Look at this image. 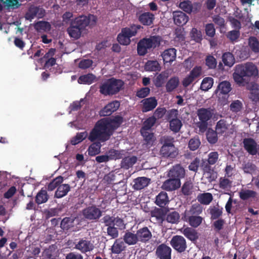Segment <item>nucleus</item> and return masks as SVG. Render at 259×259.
Wrapping results in <instances>:
<instances>
[{
	"instance_id": "nucleus-1",
	"label": "nucleus",
	"mask_w": 259,
	"mask_h": 259,
	"mask_svg": "<svg viewBox=\"0 0 259 259\" xmlns=\"http://www.w3.org/2000/svg\"><path fill=\"white\" fill-rule=\"evenodd\" d=\"M122 118L117 116L113 118H105L96 122L89 134L87 132L77 133L70 140V143L75 145L82 142L87 137L91 142L96 140L105 142L112 135L113 131L120 126Z\"/></svg>"
},
{
	"instance_id": "nucleus-2",
	"label": "nucleus",
	"mask_w": 259,
	"mask_h": 259,
	"mask_svg": "<svg viewBox=\"0 0 259 259\" xmlns=\"http://www.w3.org/2000/svg\"><path fill=\"white\" fill-rule=\"evenodd\" d=\"M161 40V37L158 35H153L141 39L137 45L138 54L144 56L149 52L159 47Z\"/></svg>"
},
{
	"instance_id": "nucleus-3",
	"label": "nucleus",
	"mask_w": 259,
	"mask_h": 259,
	"mask_svg": "<svg viewBox=\"0 0 259 259\" xmlns=\"http://www.w3.org/2000/svg\"><path fill=\"white\" fill-rule=\"evenodd\" d=\"M124 82L121 79L112 78L103 82L100 86V92L104 96L117 94L123 88Z\"/></svg>"
},
{
	"instance_id": "nucleus-4",
	"label": "nucleus",
	"mask_w": 259,
	"mask_h": 259,
	"mask_svg": "<svg viewBox=\"0 0 259 259\" xmlns=\"http://www.w3.org/2000/svg\"><path fill=\"white\" fill-rule=\"evenodd\" d=\"M162 140L163 145L160 150L161 154L165 157H176L178 154V151L173 144V138L170 137H164Z\"/></svg>"
},
{
	"instance_id": "nucleus-5",
	"label": "nucleus",
	"mask_w": 259,
	"mask_h": 259,
	"mask_svg": "<svg viewBox=\"0 0 259 259\" xmlns=\"http://www.w3.org/2000/svg\"><path fill=\"white\" fill-rule=\"evenodd\" d=\"M82 31L91 28L95 25L97 18L93 15H80L71 21Z\"/></svg>"
},
{
	"instance_id": "nucleus-6",
	"label": "nucleus",
	"mask_w": 259,
	"mask_h": 259,
	"mask_svg": "<svg viewBox=\"0 0 259 259\" xmlns=\"http://www.w3.org/2000/svg\"><path fill=\"white\" fill-rule=\"evenodd\" d=\"M141 28L140 25H132L130 27H125L121 30L117 36V40L123 45H128L131 42V37L136 35L137 31Z\"/></svg>"
},
{
	"instance_id": "nucleus-7",
	"label": "nucleus",
	"mask_w": 259,
	"mask_h": 259,
	"mask_svg": "<svg viewBox=\"0 0 259 259\" xmlns=\"http://www.w3.org/2000/svg\"><path fill=\"white\" fill-rule=\"evenodd\" d=\"M101 210L96 205H92L84 208L82 211L83 217L89 220H98L102 215Z\"/></svg>"
},
{
	"instance_id": "nucleus-8",
	"label": "nucleus",
	"mask_w": 259,
	"mask_h": 259,
	"mask_svg": "<svg viewBox=\"0 0 259 259\" xmlns=\"http://www.w3.org/2000/svg\"><path fill=\"white\" fill-rule=\"evenodd\" d=\"M244 76L256 78L258 77V70L256 65L252 62H248L244 65H239Z\"/></svg>"
},
{
	"instance_id": "nucleus-9",
	"label": "nucleus",
	"mask_w": 259,
	"mask_h": 259,
	"mask_svg": "<svg viewBox=\"0 0 259 259\" xmlns=\"http://www.w3.org/2000/svg\"><path fill=\"white\" fill-rule=\"evenodd\" d=\"M172 247L180 252L184 251L186 248V243L184 238L181 236H174L171 241Z\"/></svg>"
},
{
	"instance_id": "nucleus-10",
	"label": "nucleus",
	"mask_w": 259,
	"mask_h": 259,
	"mask_svg": "<svg viewBox=\"0 0 259 259\" xmlns=\"http://www.w3.org/2000/svg\"><path fill=\"white\" fill-rule=\"evenodd\" d=\"M45 15V10L41 8L31 6L25 14V18L31 21L35 17L40 18Z\"/></svg>"
},
{
	"instance_id": "nucleus-11",
	"label": "nucleus",
	"mask_w": 259,
	"mask_h": 259,
	"mask_svg": "<svg viewBox=\"0 0 259 259\" xmlns=\"http://www.w3.org/2000/svg\"><path fill=\"white\" fill-rule=\"evenodd\" d=\"M180 186L181 182L179 179L170 178V179L163 182L161 188L162 189L167 191H171L179 188Z\"/></svg>"
},
{
	"instance_id": "nucleus-12",
	"label": "nucleus",
	"mask_w": 259,
	"mask_h": 259,
	"mask_svg": "<svg viewBox=\"0 0 259 259\" xmlns=\"http://www.w3.org/2000/svg\"><path fill=\"white\" fill-rule=\"evenodd\" d=\"M171 252L170 247L162 244L157 247L156 254L160 259H171Z\"/></svg>"
},
{
	"instance_id": "nucleus-13",
	"label": "nucleus",
	"mask_w": 259,
	"mask_h": 259,
	"mask_svg": "<svg viewBox=\"0 0 259 259\" xmlns=\"http://www.w3.org/2000/svg\"><path fill=\"white\" fill-rule=\"evenodd\" d=\"M244 149L251 155L257 154V145L255 141L252 138H245L243 141Z\"/></svg>"
},
{
	"instance_id": "nucleus-14",
	"label": "nucleus",
	"mask_w": 259,
	"mask_h": 259,
	"mask_svg": "<svg viewBox=\"0 0 259 259\" xmlns=\"http://www.w3.org/2000/svg\"><path fill=\"white\" fill-rule=\"evenodd\" d=\"M141 103L143 104L142 111L143 112L151 111L155 108L157 105V101L155 97H150L143 99Z\"/></svg>"
},
{
	"instance_id": "nucleus-15",
	"label": "nucleus",
	"mask_w": 259,
	"mask_h": 259,
	"mask_svg": "<svg viewBox=\"0 0 259 259\" xmlns=\"http://www.w3.org/2000/svg\"><path fill=\"white\" fill-rule=\"evenodd\" d=\"M120 106L118 101H115L107 104L100 112L102 116H108L117 110Z\"/></svg>"
},
{
	"instance_id": "nucleus-16",
	"label": "nucleus",
	"mask_w": 259,
	"mask_h": 259,
	"mask_svg": "<svg viewBox=\"0 0 259 259\" xmlns=\"http://www.w3.org/2000/svg\"><path fill=\"white\" fill-rule=\"evenodd\" d=\"M177 50L174 48H170L165 50L161 54L164 63H171L174 61L176 58Z\"/></svg>"
},
{
	"instance_id": "nucleus-17",
	"label": "nucleus",
	"mask_w": 259,
	"mask_h": 259,
	"mask_svg": "<svg viewBox=\"0 0 259 259\" xmlns=\"http://www.w3.org/2000/svg\"><path fill=\"white\" fill-rule=\"evenodd\" d=\"M185 171L184 169L179 164L173 167L168 173V177L174 179H180L185 176Z\"/></svg>"
},
{
	"instance_id": "nucleus-18",
	"label": "nucleus",
	"mask_w": 259,
	"mask_h": 259,
	"mask_svg": "<svg viewBox=\"0 0 259 259\" xmlns=\"http://www.w3.org/2000/svg\"><path fill=\"white\" fill-rule=\"evenodd\" d=\"M173 19L175 23L177 25H185L188 21V17L181 11H176L173 13Z\"/></svg>"
},
{
	"instance_id": "nucleus-19",
	"label": "nucleus",
	"mask_w": 259,
	"mask_h": 259,
	"mask_svg": "<svg viewBox=\"0 0 259 259\" xmlns=\"http://www.w3.org/2000/svg\"><path fill=\"white\" fill-rule=\"evenodd\" d=\"M83 31L75 24H73L72 21L70 22V26L67 29L69 35L75 39L79 38Z\"/></svg>"
},
{
	"instance_id": "nucleus-20",
	"label": "nucleus",
	"mask_w": 259,
	"mask_h": 259,
	"mask_svg": "<svg viewBox=\"0 0 259 259\" xmlns=\"http://www.w3.org/2000/svg\"><path fill=\"white\" fill-rule=\"evenodd\" d=\"M212 114V110L210 109L201 108L197 112L198 118L202 122L208 121L211 117Z\"/></svg>"
},
{
	"instance_id": "nucleus-21",
	"label": "nucleus",
	"mask_w": 259,
	"mask_h": 259,
	"mask_svg": "<svg viewBox=\"0 0 259 259\" xmlns=\"http://www.w3.org/2000/svg\"><path fill=\"white\" fill-rule=\"evenodd\" d=\"M93 248L94 246L93 244L88 240H81L75 245V248L82 252L90 251L93 250Z\"/></svg>"
},
{
	"instance_id": "nucleus-22",
	"label": "nucleus",
	"mask_w": 259,
	"mask_h": 259,
	"mask_svg": "<svg viewBox=\"0 0 259 259\" xmlns=\"http://www.w3.org/2000/svg\"><path fill=\"white\" fill-rule=\"evenodd\" d=\"M136 234L138 241H147L149 240L152 236L151 232L147 228H143L139 230Z\"/></svg>"
},
{
	"instance_id": "nucleus-23",
	"label": "nucleus",
	"mask_w": 259,
	"mask_h": 259,
	"mask_svg": "<svg viewBox=\"0 0 259 259\" xmlns=\"http://www.w3.org/2000/svg\"><path fill=\"white\" fill-rule=\"evenodd\" d=\"M70 190V186L68 184H60L55 194V197L61 198L66 196Z\"/></svg>"
},
{
	"instance_id": "nucleus-24",
	"label": "nucleus",
	"mask_w": 259,
	"mask_h": 259,
	"mask_svg": "<svg viewBox=\"0 0 259 259\" xmlns=\"http://www.w3.org/2000/svg\"><path fill=\"white\" fill-rule=\"evenodd\" d=\"M150 180L146 177H139L136 179L134 182V188L136 190H141L147 186Z\"/></svg>"
},
{
	"instance_id": "nucleus-25",
	"label": "nucleus",
	"mask_w": 259,
	"mask_h": 259,
	"mask_svg": "<svg viewBox=\"0 0 259 259\" xmlns=\"http://www.w3.org/2000/svg\"><path fill=\"white\" fill-rule=\"evenodd\" d=\"M233 76L234 81L238 84L239 85H244L245 81L244 77H245V76L243 75V72L239 65L236 66L235 71L233 73Z\"/></svg>"
},
{
	"instance_id": "nucleus-26",
	"label": "nucleus",
	"mask_w": 259,
	"mask_h": 259,
	"mask_svg": "<svg viewBox=\"0 0 259 259\" xmlns=\"http://www.w3.org/2000/svg\"><path fill=\"white\" fill-rule=\"evenodd\" d=\"M34 27L38 32H48L51 29L50 24L46 21H38L34 24Z\"/></svg>"
},
{
	"instance_id": "nucleus-27",
	"label": "nucleus",
	"mask_w": 259,
	"mask_h": 259,
	"mask_svg": "<svg viewBox=\"0 0 259 259\" xmlns=\"http://www.w3.org/2000/svg\"><path fill=\"white\" fill-rule=\"evenodd\" d=\"M137 158L135 156L125 157L121 161V166L125 169L132 167L137 161Z\"/></svg>"
},
{
	"instance_id": "nucleus-28",
	"label": "nucleus",
	"mask_w": 259,
	"mask_h": 259,
	"mask_svg": "<svg viewBox=\"0 0 259 259\" xmlns=\"http://www.w3.org/2000/svg\"><path fill=\"white\" fill-rule=\"evenodd\" d=\"M168 202L167 194L165 192H161L156 198L155 203L160 207L164 206Z\"/></svg>"
},
{
	"instance_id": "nucleus-29",
	"label": "nucleus",
	"mask_w": 259,
	"mask_h": 259,
	"mask_svg": "<svg viewBox=\"0 0 259 259\" xmlns=\"http://www.w3.org/2000/svg\"><path fill=\"white\" fill-rule=\"evenodd\" d=\"M184 220L185 221H187L186 215L184 217ZM188 220L191 226L194 228H196L202 223L203 221V219L200 216L192 215L189 217Z\"/></svg>"
},
{
	"instance_id": "nucleus-30",
	"label": "nucleus",
	"mask_w": 259,
	"mask_h": 259,
	"mask_svg": "<svg viewBox=\"0 0 259 259\" xmlns=\"http://www.w3.org/2000/svg\"><path fill=\"white\" fill-rule=\"evenodd\" d=\"M169 75V73L168 71L162 72L154 80V84L155 86L158 88L161 87Z\"/></svg>"
},
{
	"instance_id": "nucleus-31",
	"label": "nucleus",
	"mask_w": 259,
	"mask_h": 259,
	"mask_svg": "<svg viewBox=\"0 0 259 259\" xmlns=\"http://www.w3.org/2000/svg\"><path fill=\"white\" fill-rule=\"evenodd\" d=\"M99 142H96L92 143L88 149V154L90 156H95L100 152L101 144Z\"/></svg>"
},
{
	"instance_id": "nucleus-32",
	"label": "nucleus",
	"mask_w": 259,
	"mask_h": 259,
	"mask_svg": "<svg viewBox=\"0 0 259 259\" xmlns=\"http://www.w3.org/2000/svg\"><path fill=\"white\" fill-rule=\"evenodd\" d=\"M49 196L45 189H41L37 194L35 197L36 202L38 204L45 203L48 200Z\"/></svg>"
},
{
	"instance_id": "nucleus-33",
	"label": "nucleus",
	"mask_w": 259,
	"mask_h": 259,
	"mask_svg": "<svg viewBox=\"0 0 259 259\" xmlns=\"http://www.w3.org/2000/svg\"><path fill=\"white\" fill-rule=\"evenodd\" d=\"M96 79V76L93 74H88L80 76L78 79V82L80 84H91Z\"/></svg>"
},
{
	"instance_id": "nucleus-34",
	"label": "nucleus",
	"mask_w": 259,
	"mask_h": 259,
	"mask_svg": "<svg viewBox=\"0 0 259 259\" xmlns=\"http://www.w3.org/2000/svg\"><path fill=\"white\" fill-rule=\"evenodd\" d=\"M179 84V79L177 77L171 78L166 83L165 87L166 91L170 92L175 90Z\"/></svg>"
},
{
	"instance_id": "nucleus-35",
	"label": "nucleus",
	"mask_w": 259,
	"mask_h": 259,
	"mask_svg": "<svg viewBox=\"0 0 259 259\" xmlns=\"http://www.w3.org/2000/svg\"><path fill=\"white\" fill-rule=\"evenodd\" d=\"M123 240L128 245H134L138 242L137 234L132 232H126L123 236Z\"/></svg>"
},
{
	"instance_id": "nucleus-36",
	"label": "nucleus",
	"mask_w": 259,
	"mask_h": 259,
	"mask_svg": "<svg viewBox=\"0 0 259 259\" xmlns=\"http://www.w3.org/2000/svg\"><path fill=\"white\" fill-rule=\"evenodd\" d=\"M197 200L201 204L207 205L212 201V195L209 193L200 194L197 196Z\"/></svg>"
},
{
	"instance_id": "nucleus-37",
	"label": "nucleus",
	"mask_w": 259,
	"mask_h": 259,
	"mask_svg": "<svg viewBox=\"0 0 259 259\" xmlns=\"http://www.w3.org/2000/svg\"><path fill=\"white\" fill-rule=\"evenodd\" d=\"M160 68V65L157 61H148L145 65V69L147 71H159Z\"/></svg>"
},
{
	"instance_id": "nucleus-38",
	"label": "nucleus",
	"mask_w": 259,
	"mask_h": 259,
	"mask_svg": "<svg viewBox=\"0 0 259 259\" xmlns=\"http://www.w3.org/2000/svg\"><path fill=\"white\" fill-rule=\"evenodd\" d=\"M248 88L251 93V96L250 98L252 100L257 101L258 100L259 85L256 83H251L249 84Z\"/></svg>"
},
{
	"instance_id": "nucleus-39",
	"label": "nucleus",
	"mask_w": 259,
	"mask_h": 259,
	"mask_svg": "<svg viewBox=\"0 0 259 259\" xmlns=\"http://www.w3.org/2000/svg\"><path fill=\"white\" fill-rule=\"evenodd\" d=\"M153 19V15L149 12L142 14L139 18L140 22L144 25H150L152 23Z\"/></svg>"
},
{
	"instance_id": "nucleus-40",
	"label": "nucleus",
	"mask_w": 259,
	"mask_h": 259,
	"mask_svg": "<svg viewBox=\"0 0 259 259\" xmlns=\"http://www.w3.org/2000/svg\"><path fill=\"white\" fill-rule=\"evenodd\" d=\"M218 90L220 93L226 95L231 90V84L227 81H222L219 84Z\"/></svg>"
},
{
	"instance_id": "nucleus-41",
	"label": "nucleus",
	"mask_w": 259,
	"mask_h": 259,
	"mask_svg": "<svg viewBox=\"0 0 259 259\" xmlns=\"http://www.w3.org/2000/svg\"><path fill=\"white\" fill-rule=\"evenodd\" d=\"M141 133L147 144L152 145L155 141V138L150 131H146L144 130H141Z\"/></svg>"
},
{
	"instance_id": "nucleus-42",
	"label": "nucleus",
	"mask_w": 259,
	"mask_h": 259,
	"mask_svg": "<svg viewBox=\"0 0 259 259\" xmlns=\"http://www.w3.org/2000/svg\"><path fill=\"white\" fill-rule=\"evenodd\" d=\"M182 126L181 120L176 118H172L169 121L170 129L175 133H178Z\"/></svg>"
},
{
	"instance_id": "nucleus-43",
	"label": "nucleus",
	"mask_w": 259,
	"mask_h": 259,
	"mask_svg": "<svg viewBox=\"0 0 259 259\" xmlns=\"http://www.w3.org/2000/svg\"><path fill=\"white\" fill-rule=\"evenodd\" d=\"M125 246L123 241L117 239L112 246L111 250L113 253L118 254L123 250Z\"/></svg>"
},
{
	"instance_id": "nucleus-44",
	"label": "nucleus",
	"mask_w": 259,
	"mask_h": 259,
	"mask_svg": "<svg viewBox=\"0 0 259 259\" xmlns=\"http://www.w3.org/2000/svg\"><path fill=\"white\" fill-rule=\"evenodd\" d=\"M222 59L225 65L229 67L232 66L235 63L234 57L232 54L230 52L224 53Z\"/></svg>"
},
{
	"instance_id": "nucleus-45",
	"label": "nucleus",
	"mask_w": 259,
	"mask_h": 259,
	"mask_svg": "<svg viewBox=\"0 0 259 259\" xmlns=\"http://www.w3.org/2000/svg\"><path fill=\"white\" fill-rule=\"evenodd\" d=\"M182 233L187 238L192 241L195 240L198 237L196 231L191 228L184 229Z\"/></svg>"
},
{
	"instance_id": "nucleus-46",
	"label": "nucleus",
	"mask_w": 259,
	"mask_h": 259,
	"mask_svg": "<svg viewBox=\"0 0 259 259\" xmlns=\"http://www.w3.org/2000/svg\"><path fill=\"white\" fill-rule=\"evenodd\" d=\"M213 84V79L212 78L210 77H207L202 81L200 88L202 90L204 91H207L212 87Z\"/></svg>"
},
{
	"instance_id": "nucleus-47",
	"label": "nucleus",
	"mask_w": 259,
	"mask_h": 259,
	"mask_svg": "<svg viewBox=\"0 0 259 259\" xmlns=\"http://www.w3.org/2000/svg\"><path fill=\"white\" fill-rule=\"evenodd\" d=\"M108 154L110 160L117 159L121 158L122 156L125 155V151L111 149L108 152Z\"/></svg>"
},
{
	"instance_id": "nucleus-48",
	"label": "nucleus",
	"mask_w": 259,
	"mask_h": 259,
	"mask_svg": "<svg viewBox=\"0 0 259 259\" xmlns=\"http://www.w3.org/2000/svg\"><path fill=\"white\" fill-rule=\"evenodd\" d=\"M256 195V192L250 190H242L239 192L240 197L243 200H246L250 198H254Z\"/></svg>"
},
{
	"instance_id": "nucleus-49",
	"label": "nucleus",
	"mask_w": 259,
	"mask_h": 259,
	"mask_svg": "<svg viewBox=\"0 0 259 259\" xmlns=\"http://www.w3.org/2000/svg\"><path fill=\"white\" fill-rule=\"evenodd\" d=\"M248 46L254 53L259 52V41L255 37H250L249 38Z\"/></svg>"
},
{
	"instance_id": "nucleus-50",
	"label": "nucleus",
	"mask_w": 259,
	"mask_h": 259,
	"mask_svg": "<svg viewBox=\"0 0 259 259\" xmlns=\"http://www.w3.org/2000/svg\"><path fill=\"white\" fill-rule=\"evenodd\" d=\"M232 186V182L225 177H222L219 180V187L224 190H229Z\"/></svg>"
},
{
	"instance_id": "nucleus-51",
	"label": "nucleus",
	"mask_w": 259,
	"mask_h": 259,
	"mask_svg": "<svg viewBox=\"0 0 259 259\" xmlns=\"http://www.w3.org/2000/svg\"><path fill=\"white\" fill-rule=\"evenodd\" d=\"M182 191L185 195H190L193 192V185L191 181L186 182L182 188Z\"/></svg>"
},
{
	"instance_id": "nucleus-52",
	"label": "nucleus",
	"mask_w": 259,
	"mask_h": 259,
	"mask_svg": "<svg viewBox=\"0 0 259 259\" xmlns=\"http://www.w3.org/2000/svg\"><path fill=\"white\" fill-rule=\"evenodd\" d=\"M63 181V178L61 176H59L54 179L48 186V189L49 191H53L56 187L58 188L59 185L61 184Z\"/></svg>"
},
{
	"instance_id": "nucleus-53",
	"label": "nucleus",
	"mask_w": 259,
	"mask_h": 259,
	"mask_svg": "<svg viewBox=\"0 0 259 259\" xmlns=\"http://www.w3.org/2000/svg\"><path fill=\"white\" fill-rule=\"evenodd\" d=\"M180 220V215L176 211H172L168 213L166 216V220L168 222L171 224H176L179 222Z\"/></svg>"
},
{
	"instance_id": "nucleus-54",
	"label": "nucleus",
	"mask_w": 259,
	"mask_h": 259,
	"mask_svg": "<svg viewBox=\"0 0 259 259\" xmlns=\"http://www.w3.org/2000/svg\"><path fill=\"white\" fill-rule=\"evenodd\" d=\"M229 124L222 119L219 121L216 125V131L218 134L225 133L228 128Z\"/></svg>"
},
{
	"instance_id": "nucleus-55",
	"label": "nucleus",
	"mask_w": 259,
	"mask_h": 259,
	"mask_svg": "<svg viewBox=\"0 0 259 259\" xmlns=\"http://www.w3.org/2000/svg\"><path fill=\"white\" fill-rule=\"evenodd\" d=\"M206 137L208 141L211 144L216 143L218 140L217 132L212 130L209 129L206 133Z\"/></svg>"
},
{
	"instance_id": "nucleus-56",
	"label": "nucleus",
	"mask_w": 259,
	"mask_h": 259,
	"mask_svg": "<svg viewBox=\"0 0 259 259\" xmlns=\"http://www.w3.org/2000/svg\"><path fill=\"white\" fill-rule=\"evenodd\" d=\"M18 0H0V11L3 9L4 6L17 7Z\"/></svg>"
},
{
	"instance_id": "nucleus-57",
	"label": "nucleus",
	"mask_w": 259,
	"mask_h": 259,
	"mask_svg": "<svg viewBox=\"0 0 259 259\" xmlns=\"http://www.w3.org/2000/svg\"><path fill=\"white\" fill-rule=\"evenodd\" d=\"M156 122L155 117H150L148 118L144 122V125L141 130H144V131H150L151 128L154 125Z\"/></svg>"
},
{
	"instance_id": "nucleus-58",
	"label": "nucleus",
	"mask_w": 259,
	"mask_h": 259,
	"mask_svg": "<svg viewBox=\"0 0 259 259\" xmlns=\"http://www.w3.org/2000/svg\"><path fill=\"white\" fill-rule=\"evenodd\" d=\"M202 207L200 204L197 203L192 205L189 212L192 215H199L202 213Z\"/></svg>"
},
{
	"instance_id": "nucleus-59",
	"label": "nucleus",
	"mask_w": 259,
	"mask_h": 259,
	"mask_svg": "<svg viewBox=\"0 0 259 259\" xmlns=\"http://www.w3.org/2000/svg\"><path fill=\"white\" fill-rule=\"evenodd\" d=\"M179 7L185 12L190 13L192 11V5L190 1H184L179 4Z\"/></svg>"
},
{
	"instance_id": "nucleus-60",
	"label": "nucleus",
	"mask_w": 259,
	"mask_h": 259,
	"mask_svg": "<svg viewBox=\"0 0 259 259\" xmlns=\"http://www.w3.org/2000/svg\"><path fill=\"white\" fill-rule=\"evenodd\" d=\"M242 108V103L239 100L234 101L230 105V109L234 112L240 111Z\"/></svg>"
},
{
	"instance_id": "nucleus-61",
	"label": "nucleus",
	"mask_w": 259,
	"mask_h": 259,
	"mask_svg": "<svg viewBox=\"0 0 259 259\" xmlns=\"http://www.w3.org/2000/svg\"><path fill=\"white\" fill-rule=\"evenodd\" d=\"M191 36L196 42H200L202 39V33L196 28H193L191 32Z\"/></svg>"
},
{
	"instance_id": "nucleus-62",
	"label": "nucleus",
	"mask_w": 259,
	"mask_h": 259,
	"mask_svg": "<svg viewBox=\"0 0 259 259\" xmlns=\"http://www.w3.org/2000/svg\"><path fill=\"white\" fill-rule=\"evenodd\" d=\"M200 145V141L198 138L190 139L189 142V147L191 150H196Z\"/></svg>"
},
{
	"instance_id": "nucleus-63",
	"label": "nucleus",
	"mask_w": 259,
	"mask_h": 259,
	"mask_svg": "<svg viewBox=\"0 0 259 259\" xmlns=\"http://www.w3.org/2000/svg\"><path fill=\"white\" fill-rule=\"evenodd\" d=\"M115 217L106 215L102 218L103 223L107 227L114 226Z\"/></svg>"
},
{
	"instance_id": "nucleus-64",
	"label": "nucleus",
	"mask_w": 259,
	"mask_h": 259,
	"mask_svg": "<svg viewBox=\"0 0 259 259\" xmlns=\"http://www.w3.org/2000/svg\"><path fill=\"white\" fill-rule=\"evenodd\" d=\"M240 36V32L237 30H232L229 31L227 34V37L231 41H235L239 38Z\"/></svg>"
}]
</instances>
